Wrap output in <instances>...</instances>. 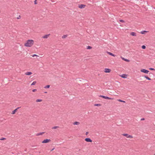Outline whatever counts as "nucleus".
Returning a JSON list of instances; mask_svg holds the SVG:
<instances>
[{
    "instance_id": "obj_31",
    "label": "nucleus",
    "mask_w": 155,
    "mask_h": 155,
    "mask_svg": "<svg viewBox=\"0 0 155 155\" xmlns=\"http://www.w3.org/2000/svg\"><path fill=\"white\" fill-rule=\"evenodd\" d=\"M119 21L120 22H122V23H124V21L123 20H120Z\"/></svg>"
},
{
    "instance_id": "obj_9",
    "label": "nucleus",
    "mask_w": 155,
    "mask_h": 155,
    "mask_svg": "<svg viewBox=\"0 0 155 155\" xmlns=\"http://www.w3.org/2000/svg\"><path fill=\"white\" fill-rule=\"evenodd\" d=\"M85 141L87 142H92V140L90 138H86L85 139Z\"/></svg>"
},
{
    "instance_id": "obj_22",
    "label": "nucleus",
    "mask_w": 155,
    "mask_h": 155,
    "mask_svg": "<svg viewBox=\"0 0 155 155\" xmlns=\"http://www.w3.org/2000/svg\"><path fill=\"white\" fill-rule=\"evenodd\" d=\"M117 101H120V102H123V103H125V101H123V100H122L120 99H118L117 100Z\"/></svg>"
},
{
    "instance_id": "obj_41",
    "label": "nucleus",
    "mask_w": 155,
    "mask_h": 155,
    "mask_svg": "<svg viewBox=\"0 0 155 155\" xmlns=\"http://www.w3.org/2000/svg\"><path fill=\"white\" fill-rule=\"evenodd\" d=\"M153 155H155V153L153 154Z\"/></svg>"
},
{
    "instance_id": "obj_5",
    "label": "nucleus",
    "mask_w": 155,
    "mask_h": 155,
    "mask_svg": "<svg viewBox=\"0 0 155 155\" xmlns=\"http://www.w3.org/2000/svg\"><path fill=\"white\" fill-rule=\"evenodd\" d=\"M51 141V140L50 139H46L42 141V143H47L50 142Z\"/></svg>"
},
{
    "instance_id": "obj_29",
    "label": "nucleus",
    "mask_w": 155,
    "mask_h": 155,
    "mask_svg": "<svg viewBox=\"0 0 155 155\" xmlns=\"http://www.w3.org/2000/svg\"><path fill=\"white\" fill-rule=\"evenodd\" d=\"M142 48L143 49H145L146 48V46L145 45H143L142 46Z\"/></svg>"
},
{
    "instance_id": "obj_3",
    "label": "nucleus",
    "mask_w": 155,
    "mask_h": 155,
    "mask_svg": "<svg viewBox=\"0 0 155 155\" xmlns=\"http://www.w3.org/2000/svg\"><path fill=\"white\" fill-rule=\"evenodd\" d=\"M123 136L126 137L127 138H133V137L130 135L128 134H122Z\"/></svg>"
},
{
    "instance_id": "obj_6",
    "label": "nucleus",
    "mask_w": 155,
    "mask_h": 155,
    "mask_svg": "<svg viewBox=\"0 0 155 155\" xmlns=\"http://www.w3.org/2000/svg\"><path fill=\"white\" fill-rule=\"evenodd\" d=\"M111 70L109 68H106L104 69V71L105 73H110V72Z\"/></svg>"
},
{
    "instance_id": "obj_35",
    "label": "nucleus",
    "mask_w": 155,
    "mask_h": 155,
    "mask_svg": "<svg viewBox=\"0 0 155 155\" xmlns=\"http://www.w3.org/2000/svg\"><path fill=\"white\" fill-rule=\"evenodd\" d=\"M21 18V16L20 15H19L18 17H17V19H19Z\"/></svg>"
},
{
    "instance_id": "obj_12",
    "label": "nucleus",
    "mask_w": 155,
    "mask_h": 155,
    "mask_svg": "<svg viewBox=\"0 0 155 155\" xmlns=\"http://www.w3.org/2000/svg\"><path fill=\"white\" fill-rule=\"evenodd\" d=\"M130 35L133 36H136V34L134 32H132L130 33Z\"/></svg>"
},
{
    "instance_id": "obj_10",
    "label": "nucleus",
    "mask_w": 155,
    "mask_h": 155,
    "mask_svg": "<svg viewBox=\"0 0 155 155\" xmlns=\"http://www.w3.org/2000/svg\"><path fill=\"white\" fill-rule=\"evenodd\" d=\"M120 76L124 78H127V75L126 74H123L120 75Z\"/></svg>"
},
{
    "instance_id": "obj_17",
    "label": "nucleus",
    "mask_w": 155,
    "mask_h": 155,
    "mask_svg": "<svg viewBox=\"0 0 155 155\" xmlns=\"http://www.w3.org/2000/svg\"><path fill=\"white\" fill-rule=\"evenodd\" d=\"M148 31H141L140 32V33L141 34H145V33L146 32H147Z\"/></svg>"
},
{
    "instance_id": "obj_27",
    "label": "nucleus",
    "mask_w": 155,
    "mask_h": 155,
    "mask_svg": "<svg viewBox=\"0 0 155 155\" xmlns=\"http://www.w3.org/2000/svg\"><path fill=\"white\" fill-rule=\"evenodd\" d=\"M42 100L41 99H37L36 100V102H41L42 101Z\"/></svg>"
},
{
    "instance_id": "obj_1",
    "label": "nucleus",
    "mask_w": 155,
    "mask_h": 155,
    "mask_svg": "<svg viewBox=\"0 0 155 155\" xmlns=\"http://www.w3.org/2000/svg\"><path fill=\"white\" fill-rule=\"evenodd\" d=\"M34 43V41L32 39H28L26 41L24 45L26 47H31L33 46Z\"/></svg>"
},
{
    "instance_id": "obj_19",
    "label": "nucleus",
    "mask_w": 155,
    "mask_h": 155,
    "mask_svg": "<svg viewBox=\"0 0 155 155\" xmlns=\"http://www.w3.org/2000/svg\"><path fill=\"white\" fill-rule=\"evenodd\" d=\"M144 77L145 78H146V79H147L148 80H151V79L150 78H149L147 76H144Z\"/></svg>"
},
{
    "instance_id": "obj_21",
    "label": "nucleus",
    "mask_w": 155,
    "mask_h": 155,
    "mask_svg": "<svg viewBox=\"0 0 155 155\" xmlns=\"http://www.w3.org/2000/svg\"><path fill=\"white\" fill-rule=\"evenodd\" d=\"M92 47L91 46H87V49H92Z\"/></svg>"
},
{
    "instance_id": "obj_11",
    "label": "nucleus",
    "mask_w": 155,
    "mask_h": 155,
    "mask_svg": "<svg viewBox=\"0 0 155 155\" xmlns=\"http://www.w3.org/2000/svg\"><path fill=\"white\" fill-rule=\"evenodd\" d=\"M121 58L123 60L129 62L130 61L129 60L127 59H126L122 57H121Z\"/></svg>"
},
{
    "instance_id": "obj_13",
    "label": "nucleus",
    "mask_w": 155,
    "mask_h": 155,
    "mask_svg": "<svg viewBox=\"0 0 155 155\" xmlns=\"http://www.w3.org/2000/svg\"><path fill=\"white\" fill-rule=\"evenodd\" d=\"M107 53H108V54H109V55H110L111 56H114V57L116 56V55L115 54H113V53H111L110 52H108Z\"/></svg>"
},
{
    "instance_id": "obj_30",
    "label": "nucleus",
    "mask_w": 155,
    "mask_h": 155,
    "mask_svg": "<svg viewBox=\"0 0 155 155\" xmlns=\"http://www.w3.org/2000/svg\"><path fill=\"white\" fill-rule=\"evenodd\" d=\"M5 138H2L0 139V140H4L5 139Z\"/></svg>"
},
{
    "instance_id": "obj_8",
    "label": "nucleus",
    "mask_w": 155,
    "mask_h": 155,
    "mask_svg": "<svg viewBox=\"0 0 155 155\" xmlns=\"http://www.w3.org/2000/svg\"><path fill=\"white\" fill-rule=\"evenodd\" d=\"M86 6V5H85L81 4L79 5V8L82 9L84 8Z\"/></svg>"
},
{
    "instance_id": "obj_37",
    "label": "nucleus",
    "mask_w": 155,
    "mask_h": 155,
    "mask_svg": "<svg viewBox=\"0 0 155 155\" xmlns=\"http://www.w3.org/2000/svg\"><path fill=\"white\" fill-rule=\"evenodd\" d=\"M88 134V132H87L86 133V135H87Z\"/></svg>"
},
{
    "instance_id": "obj_33",
    "label": "nucleus",
    "mask_w": 155,
    "mask_h": 155,
    "mask_svg": "<svg viewBox=\"0 0 155 155\" xmlns=\"http://www.w3.org/2000/svg\"><path fill=\"white\" fill-rule=\"evenodd\" d=\"M36 91H37V89H33L32 90V91L33 92H35Z\"/></svg>"
},
{
    "instance_id": "obj_26",
    "label": "nucleus",
    "mask_w": 155,
    "mask_h": 155,
    "mask_svg": "<svg viewBox=\"0 0 155 155\" xmlns=\"http://www.w3.org/2000/svg\"><path fill=\"white\" fill-rule=\"evenodd\" d=\"M36 82L35 81H33L32 83L31 84V85H34L36 84Z\"/></svg>"
},
{
    "instance_id": "obj_2",
    "label": "nucleus",
    "mask_w": 155,
    "mask_h": 155,
    "mask_svg": "<svg viewBox=\"0 0 155 155\" xmlns=\"http://www.w3.org/2000/svg\"><path fill=\"white\" fill-rule=\"evenodd\" d=\"M99 97H102L106 99H108V100H113L114 99V98H111L107 96H105L103 95H100L99 96Z\"/></svg>"
},
{
    "instance_id": "obj_34",
    "label": "nucleus",
    "mask_w": 155,
    "mask_h": 155,
    "mask_svg": "<svg viewBox=\"0 0 155 155\" xmlns=\"http://www.w3.org/2000/svg\"><path fill=\"white\" fill-rule=\"evenodd\" d=\"M34 3H35V4H37V0H35V1Z\"/></svg>"
},
{
    "instance_id": "obj_16",
    "label": "nucleus",
    "mask_w": 155,
    "mask_h": 155,
    "mask_svg": "<svg viewBox=\"0 0 155 155\" xmlns=\"http://www.w3.org/2000/svg\"><path fill=\"white\" fill-rule=\"evenodd\" d=\"M80 124V123L76 121L73 123V124L74 125H78Z\"/></svg>"
},
{
    "instance_id": "obj_39",
    "label": "nucleus",
    "mask_w": 155,
    "mask_h": 155,
    "mask_svg": "<svg viewBox=\"0 0 155 155\" xmlns=\"http://www.w3.org/2000/svg\"><path fill=\"white\" fill-rule=\"evenodd\" d=\"M20 108V107H18L16 109H17V110Z\"/></svg>"
},
{
    "instance_id": "obj_40",
    "label": "nucleus",
    "mask_w": 155,
    "mask_h": 155,
    "mask_svg": "<svg viewBox=\"0 0 155 155\" xmlns=\"http://www.w3.org/2000/svg\"><path fill=\"white\" fill-rule=\"evenodd\" d=\"M45 93H47V92H44Z\"/></svg>"
},
{
    "instance_id": "obj_28",
    "label": "nucleus",
    "mask_w": 155,
    "mask_h": 155,
    "mask_svg": "<svg viewBox=\"0 0 155 155\" xmlns=\"http://www.w3.org/2000/svg\"><path fill=\"white\" fill-rule=\"evenodd\" d=\"M32 57H34L35 56H36L37 57H39V56L38 55H37V54H33L32 55Z\"/></svg>"
},
{
    "instance_id": "obj_15",
    "label": "nucleus",
    "mask_w": 155,
    "mask_h": 155,
    "mask_svg": "<svg viewBox=\"0 0 155 155\" xmlns=\"http://www.w3.org/2000/svg\"><path fill=\"white\" fill-rule=\"evenodd\" d=\"M44 133H45V132H41V133H38L37 134H36V135L37 136H39V135H42L43 134H44Z\"/></svg>"
},
{
    "instance_id": "obj_20",
    "label": "nucleus",
    "mask_w": 155,
    "mask_h": 155,
    "mask_svg": "<svg viewBox=\"0 0 155 155\" xmlns=\"http://www.w3.org/2000/svg\"><path fill=\"white\" fill-rule=\"evenodd\" d=\"M50 87V85H46V86H45L44 87L45 88H48Z\"/></svg>"
},
{
    "instance_id": "obj_25",
    "label": "nucleus",
    "mask_w": 155,
    "mask_h": 155,
    "mask_svg": "<svg viewBox=\"0 0 155 155\" xmlns=\"http://www.w3.org/2000/svg\"><path fill=\"white\" fill-rule=\"evenodd\" d=\"M59 127L58 126H54L53 127H52V129H56L57 128H58Z\"/></svg>"
},
{
    "instance_id": "obj_18",
    "label": "nucleus",
    "mask_w": 155,
    "mask_h": 155,
    "mask_svg": "<svg viewBox=\"0 0 155 155\" xmlns=\"http://www.w3.org/2000/svg\"><path fill=\"white\" fill-rule=\"evenodd\" d=\"M17 110V109H15L14 110H13L12 111V114H14L15 113V112H16Z\"/></svg>"
},
{
    "instance_id": "obj_24",
    "label": "nucleus",
    "mask_w": 155,
    "mask_h": 155,
    "mask_svg": "<svg viewBox=\"0 0 155 155\" xmlns=\"http://www.w3.org/2000/svg\"><path fill=\"white\" fill-rule=\"evenodd\" d=\"M67 37V35H64L62 36V38H65Z\"/></svg>"
},
{
    "instance_id": "obj_23",
    "label": "nucleus",
    "mask_w": 155,
    "mask_h": 155,
    "mask_svg": "<svg viewBox=\"0 0 155 155\" xmlns=\"http://www.w3.org/2000/svg\"><path fill=\"white\" fill-rule=\"evenodd\" d=\"M94 106H101V104H95L94 105Z\"/></svg>"
},
{
    "instance_id": "obj_38",
    "label": "nucleus",
    "mask_w": 155,
    "mask_h": 155,
    "mask_svg": "<svg viewBox=\"0 0 155 155\" xmlns=\"http://www.w3.org/2000/svg\"><path fill=\"white\" fill-rule=\"evenodd\" d=\"M54 148H53V149H52L51 150V151H53V150H54Z\"/></svg>"
},
{
    "instance_id": "obj_14",
    "label": "nucleus",
    "mask_w": 155,
    "mask_h": 155,
    "mask_svg": "<svg viewBox=\"0 0 155 155\" xmlns=\"http://www.w3.org/2000/svg\"><path fill=\"white\" fill-rule=\"evenodd\" d=\"M32 74V73L31 72H26L25 73V74L26 75H31Z\"/></svg>"
},
{
    "instance_id": "obj_4",
    "label": "nucleus",
    "mask_w": 155,
    "mask_h": 155,
    "mask_svg": "<svg viewBox=\"0 0 155 155\" xmlns=\"http://www.w3.org/2000/svg\"><path fill=\"white\" fill-rule=\"evenodd\" d=\"M140 71L141 72L144 73L145 74H148L149 72L148 70L144 69H141Z\"/></svg>"
},
{
    "instance_id": "obj_36",
    "label": "nucleus",
    "mask_w": 155,
    "mask_h": 155,
    "mask_svg": "<svg viewBox=\"0 0 155 155\" xmlns=\"http://www.w3.org/2000/svg\"><path fill=\"white\" fill-rule=\"evenodd\" d=\"M145 120V119L144 118H142L140 120Z\"/></svg>"
},
{
    "instance_id": "obj_32",
    "label": "nucleus",
    "mask_w": 155,
    "mask_h": 155,
    "mask_svg": "<svg viewBox=\"0 0 155 155\" xmlns=\"http://www.w3.org/2000/svg\"><path fill=\"white\" fill-rule=\"evenodd\" d=\"M149 69L151 70H155V69L153 68H150Z\"/></svg>"
},
{
    "instance_id": "obj_7",
    "label": "nucleus",
    "mask_w": 155,
    "mask_h": 155,
    "mask_svg": "<svg viewBox=\"0 0 155 155\" xmlns=\"http://www.w3.org/2000/svg\"><path fill=\"white\" fill-rule=\"evenodd\" d=\"M50 34H48L47 35H44L42 36V38H43L46 39L48 38V37L50 35Z\"/></svg>"
}]
</instances>
